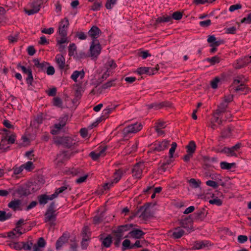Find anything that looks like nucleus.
Segmentation results:
<instances>
[{
    "label": "nucleus",
    "mask_w": 251,
    "mask_h": 251,
    "mask_svg": "<svg viewBox=\"0 0 251 251\" xmlns=\"http://www.w3.org/2000/svg\"><path fill=\"white\" fill-rule=\"evenodd\" d=\"M143 126L140 123L136 122L126 126L122 130L123 136L125 138L130 137L132 134L139 131Z\"/></svg>",
    "instance_id": "nucleus-1"
},
{
    "label": "nucleus",
    "mask_w": 251,
    "mask_h": 251,
    "mask_svg": "<svg viewBox=\"0 0 251 251\" xmlns=\"http://www.w3.org/2000/svg\"><path fill=\"white\" fill-rule=\"evenodd\" d=\"M54 143L58 145L70 148L75 144L76 141L73 138L69 136L56 137L54 139Z\"/></svg>",
    "instance_id": "nucleus-2"
},
{
    "label": "nucleus",
    "mask_w": 251,
    "mask_h": 251,
    "mask_svg": "<svg viewBox=\"0 0 251 251\" xmlns=\"http://www.w3.org/2000/svg\"><path fill=\"white\" fill-rule=\"evenodd\" d=\"M245 79L243 76H238L233 81L232 88L236 92H246L248 89L245 84Z\"/></svg>",
    "instance_id": "nucleus-3"
},
{
    "label": "nucleus",
    "mask_w": 251,
    "mask_h": 251,
    "mask_svg": "<svg viewBox=\"0 0 251 251\" xmlns=\"http://www.w3.org/2000/svg\"><path fill=\"white\" fill-rule=\"evenodd\" d=\"M242 146L241 143H237L236 145L231 148L224 147L222 150H217L216 151L218 152L225 153L229 156H237L236 152L238 151Z\"/></svg>",
    "instance_id": "nucleus-4"
},
{
    "label": "nucleus",
    "mask_w": 251,
    "mask_h": 251,
    "mask_svg": "<svg viewBox=\"0 0 251 251\" xmlns=\"http://www.w3.org/2000/svg\"><path fill=\"white\" fill-rule=\"evenodd\" d=\"M101 47L100 42L97 40H93L91 43L89 51L90 56L92 57L97 58L100 54Z\"/></svg>",
    "instance_id": "nucleus-5"
},
{
    "label": "nucleus",
    "mask_w": 251,
    "mask_h": 251,
    "mask_svg": "<svg viewBox=\"0 0 251 251\" xmlns=\"http://www.w3.org/2000/svg\"><path fill=\"white\" fill-rule=\"evenodd\" d=\"M145 233L142 230L133 227L128 234L125 238H131L135 239H140L144 238Z\"/></svg>",
    "instance_id": "nucleus-6"
},
{
    "label": "nucleus",
    "mask_w": 251,
    "mask_h": 251,
    "mask_svg": "<svg viewBox=\"0 0 251 251\" xmlns=\"http://www.w3.org/2000/svg\"><path fill=\"white\" fill-rule=\"evenodd\" d=\"M144 168V165L143 163L141 162L136 163L132 169L133 177L136 179H140L142 177Z\"/></svg>",
    "instance_id": "nucleus-7"
},
{
    "label": "nucleus",
    "mask_w": 251,
    "mask_h": 251,
    "mask_svg": "<svg viewBox=\"0 0 251 251\" xmlns=\"http://www.w3.org/2000/svg\"><path fill=\"white\" fill-rule=\"evenodd\" d=\"M15 193L22 198L27 196L30 194V192L28 186L24 184L17 187L15 190Z\"/></svg>",
    "instance_id": "nucleus-8"
},
{
    "label": "nucleus",
    "mask_w": 251,
    "mask_h": 251,
    "mask_svg": "<svg viewBox=\"0 0 251 251\" xmlns=\"http://www.w3.org/2000/svg\"><path fill=\"white\" fill-rule=\"evenodd\" d=\"M55 62L61 71L66 70L68 69V65L65 63V59L64 55L57 54L55 57Z\"/></svg>",
    "instance_id": "nucleus-9"
},
{
    "label": "nucleus",
    "mask_w": 251,
    "mask_h": 251,
    "mask_svg": "<svg viewBox=\"0 0 251 251\" xmlns=\"http://www.w3.org/2000/svg\"><path fill=\"white\" fill-rule=\"evenodd\" d=\"M69 156L67 153L65 151H62L58 153L55 159L54 160V164L57 168L60 167L64 162L69 158Z\"/></svg>",
    "instance_id": "nucleus-10"
},
{
    "label": "nucleus",
    "mask_w": 251,
    "mask_h": 251,
    "mask_svg": "<svg viewBox=\"0 0 251 251\" xmlns=\"http://www.w3.org/2000/svg\"><path fill=\"white\" fill-rule=\"evenodd\" d=\"M192 215L189 216L185 218L182 219L180 224L181 226L185 228L188 233H190L193 230V228L192 226L193 218L191 217Z\"/></svg>",
    "instance_id": "nucleus-11"
},
{
    "label": "nucleus",
    "mask_w": 251,
    "mask_h": 251,
    "mask_svg": "<svg viewBox=\"0 0 251 251\" xmlns=\"http://www.w3.org/2000/svg\"><path fill=\"white\" fill-rule=\"evenodd\" d=\"M158 71L157 68H151V67H140L137 69V73L139 75H152L155 74Z\"/></svg>",
    "instance_id": "nucleus-12"
},
{
    "label": "nucleus",
    "mask_w": 251,
    "mask_h": 251,
    "mask_svg": "<svg viewBox=\"0 0 251 251\" xmlns=\"http://www.w3.org/2000/svg\"><path fill=\"white\" fill-rule=\"evenodd\" d=\"M69 25V22L67 18L62 20L59 24L58 33L61 36H67V30Z\"/></svg>",
    "instance_id": "nucleus-13"
},
{
    "label": "nucleus",
    "mask_w": 251,
    "mask_h": 251,
    "mask_svg": "<svg viewBox=\"0 0 251 251\" xmlns=\"http://www.w3.org/2000/svg\"><path fill=\"white\" fill-rule=\"evenodd\" d=\"M211 245V243L207 240L197 241L194 242L192 247L193 250H201L208 248Z\"/></svg>",
    "instance_id": "nucleus-14"
},
{
    "label": "nucleus",
    "mask_w": 251,
    "mask_h": 251,
    "mask_svg": "<svg viewBox=\"0 0 251 251\" xmlns=\"http://www.w3.org/2000/svg\"><path fill=\"white\" fill-rule=\"evenodd\" d=\"M169 145V141L163 140L161 142H157L155 143L152 147V149L154 151H161L166 149Z\"/></svg>",
    "instance_id": "nucleus-15"
},
{
    "label": "nucleus",
    "mask_w": 251,
    "mask_h": 251,
    "mask_svg": "<svg viewBox=\"0 0 251 251\" xmlns=\"http://www.w3.org/2000/svg\"><path fill=\"white\" fill-rule=\"evenodd\" d=\"M22 200L20 199H14L11 200L8 203V207L13 211H16L17 210H22Z\"/></svg>",
    "instance_id": "nucleus-16"
},
{
    "label": "nucleus",
    "mask_w": 251,
    "mask_h": 251,
    "mask_svg": "<svg viewBox=\"0 0 251 251\" xmlns=\"http://www.w3.org/2000/svg\"><path fill=\"white\" fill-rule=\"evenodd\" d=\"M136 226V225L132 224H126L122 226H120L118 227L117 230L115 231V233L117 234H120L121 235H123V237H124V233L125 232L127 231H130L131 229L133 227Z\"/></svg>",
    "instance_id": "nucleus-17"
},
{
    "label": "nucleus",
    "mask_w": 251,
    "mask_h": 251,
    "mask_svg": "<svg viewBox=\"0 0 251 251\" xmlns=\"http://www.w3.org/2000/svg\"><path fill=\"white\" fill-rule=\"evenodd\" d=\"M224 81L223 75L217 76L214 77L210 82V86L213 89H216L221 85Z\"/></svg>",
    "instance_id": "nucleus-18"
},
{
    "label": "nucleus",
    "mask_w": 251,
    "mask_h": 251,
    "mask_svg": "<svg viewBox=\"0 0 251 251\" xmlns=\"http://www.w3.org/2000/svg\"><path fill=\"white\" fill-rule=\"evenodd\" d=\"M101 33L100 29L97 26H93L88 32V35L91 37L92 40H97Z\"/></svg>",
    "instance_id": "nucleus-19"
},
{
    "label": "nucleus",
    "mask_w": 251,
    "mask_h": 251,
    "mask_svg": "<svg viewBox=\"0 0 251 251\" xmlns=\"http://www.w3.org/2000/svg\"><path fill=\"white\" fill-rule=\"evenodd\" d=\"M34 63V66L37 67L39 71L44 72L49 63L44 61L40 62L38 59H34L33 60Z\"/></svg>",
    "instance_id": "nucleus-20"
},
{
    "label": "nucleus",
    "mask_w": 251,
    "mask_h": 251,
    "mask_svg": "<svg viewBox=\"0 0 251 251\" xmlns=\"http://www.w3.org/2000/svg\"><path fill=\"white\" fill-rule=\"evenodd\" d=\"M207 42L210 44L211 47H218L223 43V41L221 39H217L214 35L208 36Z\"/></svg>",
    "instance_id": "nucleus-21"
},
{
    "label": "nucleus",
    "mask_w": 251,
    "mask_h": 251,
    "mask_svg": "<svg viewBox=\"0 0 251 251\" xmlns=\"http://www.w3.org/2000/svg\"><path fill=\"white\" fill-rule=\"evenodd\" d=\"M207 214V212L205 208H202L195 212L193 216L196 219L202 220L206 216Z\"/></svg>",
    "instance_id": "nucleus-22"
},
{
    "label": "nucleus",
    "mask_w": 251,
    "mask_h": 251,
    "mask_svg": "<svg viewBox=\"0 0 251 251\" xmlns=\"http://www.w3.org/2000/svg\"><path fill=\"white\" fill-rule=\"evenodd\" d=\"M83 236L81 243V245L82 249H86L88 246V241L89 240V235L87 234V228H85L83 230Z\"/></svg>",
    "instance_id": "nucleus-23"
},
{
    "label": "nucleus",
    "mask_w": 251,
    "mask_h": 251,
    "mask_svg": "<svg viewBox=\"0 0 251 251\" xmlns=\"http://www.w3.org/2000/svg\"><path fill=\"white\" fill-rule=\"evenodd\" d=\"M141 214L140 217L144 219H148L151 216L149 205H145L140 208Z\"/></svg>",
    "instance_id": "nucleus-24"
},
{
    "label": "nucleus",
    "mask_w": 251,
    "mask_h": 251,
    "mask_svg": "<svg viewBox=\"0 0 251 251\" xmlns=\"http://www.w3.org/2000/svg\"><path fill=\"white\" fill-rule=\"evenodd\" d=\"M85 75V73L83 70L78 71H74L71 76V78L75 82H77V78L80 77V79H83Z\"/></svg>",
    "instance_id": "nucleus-25"
},
{
    "label": "nucleus",
    "mask_w": 251,
    "mask_h": 251,
    "mask_svg": "<svg viewBox=\"0 0 251 251\" xmlns=\"http://www.w3.org/2000/svg\"><path fill=\"white\" fill-rule=\"evenodd\" d=\"M56 214L55 213L46 211L45 214V222L48 223L50 221H56Z\"/></svg>",
    "instance_id": "nucleus-26"
},
{
    "label": "nucleus",
    "mask_w": 251,
    "mask_h": 251,
    "mask_svg": "<svg viewBox=\"0 0 251 251\" xmlns=\"http://www.w3.org/2000/svg\"><path fill=\"white\" fill-rule=\"evenodd\" d=\"M52 103L54 106L57 107L58 108L63 109L65 107V106L63 105L62 100H61V99L58 97L53 98Z\"/></svg>",
    "instance_id": "nucleus-27"
},
{
    "label": "nucleus",
    "mask_w": 251,
    "mask_h": 251,
    "mask_svg": "<svg viewBox=\"0 0 251 251\" xmlns=\"http://www.w3.org/2000/svg\"><path fill=\"white\" fill-rule=\"evenodd\" d=\"M172 21V18L170 16L164 15L159 17H158L156 20V23L159 24L161 23H169L171 22Z\"/></svg>",
    "instance_id": "nucleus-28"
},
{
    "label": "nucleus",
    "mask_w": 251,
    "mask_h": 251,
    "mask_svg": "<svg viewBox=\"0 0 251 251\" xmlns=\"http://www.w3.org/2000/svg\"><path fill=\"white\" fill-rule=\"evenodd\" d=\"M185 233L184 230L180 228H176L172 234V236L175 239L181 238Z\"/></svg>",
    "instance_id": "nucleus-29"
},
{
    "label": "nucleus",
    "mask_w": 251,
    "mask_h": 251,
    "mask_svg": "<svg viewBox=\"0 0 251 251\" xmlns=\"http://www.w3.org/2000/svg\"><path fill=\"white\" fill-rule=\"evenodd\" d=\"M123 172L122 170L119 169L116 171L113 175V181L115 183H117L121 178L123 175Z\"/></svg>",
    "instance_id": "nucleus-30"
},
{
    "label": "nucleus",
    "mask_w": 251,
    "mask_h": 251,
    "mask_svg": "<svg viewBox=\"0 0 251 251\" xmlns=\"http://www.w3.org/2000/svg\"><path fill=\"white\" fill-rule=\"evenodd\" d=\"M12 214L10 212L6 213L3 210H0V222H4L11 218Z\"/></svg>",
    "instance_id": "nucleus-31"
},
{
    "label": "nucleus",
    "mask_w": 251,
    "mask_h": 251,
    "mask_svg": "<svg viewBox=\"0 0 251 251\" xmlns=\"http://www.w3.org/2000/svg\"><path fill=\"white\" fill-rule=\"evenodd\" d=\"M67 241V239L64 236L60 237L56 242V249L59 250L61 249L64 244Z\"/></svg>",
    "instance_id": "nucleus-32"
},
{
    "label": "nucleus",
    "mask_w": 251,
    "mask_h": 251,
    "mask_svg": "<svg viewBox=\"0 0 251 251\" xmlns=\"http://www.w3.org/2000/svg\"><path fill=\"white\" fill-rule=\"evenodd\" d=\"M187 152H189L192 154L196 151V145L194 141H191L189 144L186 146Z\"/></svg>",
    "instance_id": "nucleus-33"
},
{
    "label": "nucleus",
    "mask_w": 251,
    "mask_h": 251,
    "mask_svg": "<svg viewBox=\"0 0 251 251\" xmlns=\"http://www.w3.org/2000/svg\"><path fill=\"white\" fill-rule=\"evenodd\" d=\"M235 166V163H229L225 161H222L220 163V167L222 169L230 170L233 167Z\"/></svg>",
    "instance_id": "nucleus-34"
},
{
    "label": "nucleus",
    "mask_w": 251,
    "mask_h": 251,
    "mask_svg": "<svg viewBox=\"0 0 251 251\" xmlns=\"http://www.w3.org/2000/svg\"><path fill=\"white\" fill-rule=\"evenodd\" d=\"M189 183L191 188L196 189L200 187L201 181L195 178H191L189 180Z\"/></svg>",
    "instance_id": "nucleus-35"
},
{
    "label": "nucleus",
    "mask_w": 251,
    "mask_h": 251,
    "mask_svg": "<svg viewBox=\"0 0 251 251\" xmlns=\"http://www.w3.org/2000/svg\"><path fill=\"white\" fill-rule=\"evenodd\" d=\"M112 243V237L111 235H108L104 238L102 241V245L105 248H109Z\"/></svg>",
    "instance_id": "nucleus-36"
},
{
    "label": "nucleus",
    "mask_w": 251,
    "mask_h": 251,
    "mask_svg": "<svg viewBox=\"0 0 251 251\" xmlns=\"http://www.w3.org/2000/svg\"><path fill=\"white\" fill-rule=\"evenodd\" d=\"M42 3V0H36L32 3L31 7L34 10H36L37 13L40 10Z\"/></svg>",
    "instance_id": "nucleus-37"
},
{
    "label": "nucleus",
    "mask_w": 251,
    "mask_h": 251,
    "mask_svg": "<svg viewBox=\"0 0 251 251\" xmlns=\"http://www.w3.org/2000/svg\"><path fill=\"white\" fill-rule=\"evenodd\" d=\"M104 217V213L103 212H101L95 216L93 218V221L95 224H99L102 222L103 220Z\"/></svg>",
    "instance_id": "nucleus-38"
},
{
    "label": "nucleus",
    "mask_w": 251,
    "mask_h": 251,
    "mask_svg": "<svg viewBox=\"0 0 251 251\" xmlns=\"http://www.w3.org/2000/svg\"><path fill=\"white\" fill-rule=\"evenodd\" d=\"M118 0H106L105 7L108 10H111L117 4Z\"/></svg>",
    "instance_id": "nucleus-39"
},
{
    "label": "nucleus",
    "mask_w": 251,
    "mask_h": 251,
    "mask_svg": "<svg viewBox=\"0 0 251 251\" xmlns=\"http://www.w3.org/2000/svg\"><path fill=\"white\" fill-rule=\"evenodd\" d=\"M46 245V242L43 237H40L38 240L37 244H34L33 246V250H34V247H36L37 249L44 248Z\"/></svg>",
    "instance_id": "nucleus-40"
},
{
    "label": "nucleus",
    "mask_w": 251,
    "mask_h": 251,
    "mask_svg": "<svg viewBox=\"0 0 251 251\" xmlns=\"http://www.w3.org/2000/svg\"><path fill=\"white\" fill-rule=\"evenodd\" d=\"M4 139L5 141L7 140L8 144H14L16 140V135L14 133H10L8 136H5Z\"/></svg>",
    "instance_id": "nucleus-41"
},
{
    "label": "nucleus",
    "mask_w": 251,
    "mask_h": 251,
    "mask_svg": "<svg viewBox=\"0 0 251 251\" xmlns=\"http://www.w3.org/2000/svg\"><path fill=\"white\" fill-rule=\"evenodd\" d=\"M102 7V2L97 0L94 2L93 5L91 7V9L94 11H98Z\"/></svg>",
    "instance_id": "nucleus-42"
},
{
    "label": "nucleus",
    "mask_w": 251,
    "mask_h": 251,
    "mask_svg": "<svg viewBox=\"0 0 251 251\" xmlns=\"http://www.w3.org/2000/svg\"><path fill=\"white\" fill-rule=\"evenodd\" d=\"M228 103L227 102L223 100L219 105L218 109L217 111L219 112V113H223L225 112L226 110V108L228 106Z\"/></svg>",
    "instance_id": "nucleus-43"
},
{
    "label": "nucleus",
    "mask_w": 251,
    "mask_h": 251,
    "mask_svg": "<svg viewBox=\"0 0 251 251\" xmlns=\"http://www.w3.org/2000/svg\"><path fill=\"white\" fill-rule=\"evenodd\" d=\"M114 108H115L113 107H107L104 109L102 111V115L101 117H100V119H101L102 120L106 119L108 115L114 109Z\"/></svg>",
    "instance_id": "nucleus-44"
},
{
    "label": "nucleus",
    "mask_w": 251,
    "mask_h": 251,
    "mask_svg": "<svg viewBox=\"0 0 251 251\" xmlns=\"http://www.w3.org/2000/svg\"><path fill=\"white\" fill-rule=\"evenodd\" d=\"M220 113L217 111L213 115V117L211 119V122L214 123H218L219 125H221L222 124V121L221 120H219Z\"/></svg>",
    "instance_id": "nucleus-45"
},
{
    "label": "nucleus",
    "mask_w": 251,
    "mask_h": 251,
    "mask_svg": "<svg viewBox=\"0 0 251 251\" xmlns=\"http://www.w3.org/2000/svg\"><path fill=\"white\" fill-rule=\"evenodd\" d=\"M130 241L128 239L125 240L122 243V250L125 251L127 249H132Z\"/></svg>",
    "instance_id": "nucleus-46"
},
{
    "label": "nucleus",
    "mask_w": 251,
    "mask_h": 251,
    "mask_svg": "<svg viewBox=\"0 0 251 251\" xmlns=\"http://www.w3.org/2000/svg\"><path fill=\"white\" fill-rule=\"evenodd\" d=\"M62 128L63 127L61 126H59V124L58 123L55 124L52 127L50 130V133L53 135H56Z\"/></svg>",
    "instance_id": "nucleus-47"
},
{
    "label": "nucleus",
    "mask_w": 251,
    "mask_h": 251,
    "mask_svg": "<svg viewBox=\"0 0 251 251\" xmlns=\"http://www.w3.org/2000/svg\"><path fill=\"white\" fill-rule=\"evenodd\" d=\"M206 61L209 62L211 65H214L216 63H218L220 62V58L217 56H214L211 58H207Z\"/></svg>",
    "instance_id": "nucleus-48"
},
{
    "label": "nucleus",
    "mask_w": 251,
    "mask_h": 251,
    "mask_svg": "<svg viewBox=\"0 0 251 251\" xmlns=\"http://www.w3.org/2000/svg\"><path fill=\"white\" fill-rule=\"evenodd\" d=\"M164 103H153L148 105V107L150 109L153 108L154 109H159L162 107H163Z\"/></svg>",
    "instance_id": "nucleus-49"
},
{
    "label": "nucleus",
    "mask_w": 251,
    "mask_h": 251,
    "mask_svg": "<svg viewBox=\"0 0 251 251\" xmlns=\"http://www.w3.org/2000/svg\"><path fill=\"white\" fill-rule=\"evenodd\" d=\"M39 202L40 204H45L48 202V200L47 195H41L38 197Z\"/></svg>",
    "instance_id": "nucleus-50"
},
{
    "label": "nucleus",
    "mask_w": 251,
    "mask_h": 251,
    "mask_svg": "<svg viewBox=\"0 0 251 251\" xmlns=\"http://www.w3.org/2000/svg\"><path fill=\"white\" fill-rule=\"evenodd\" d=\"M26 75H27V77L26 78V82L28 84L32 85V82L33 81V77L32 70H31L30 71H28Z\"/></svg>",
    "instance_id": "nucleus-51"
},
{
    "label": "nucleus",
    "mask_w": 251,
    "mask_h": 251,
    "mask_svg": "<svg viewBox=\"0 0 251 251\" xmlns=\"http://www.w3.org/2000/svg\"><path fill=\"white\" fill-rule=\"evenodd\" d=\"M182 13L180 11H176L174 12L171 16L172 19L179 20L182 18Z\"/></svg>",
    "instance_id": "nucleus-52"
},
{
    "label": "nucleus",
    "mask_w": 251,
    "mask_h": 251,
    "mask_svg": "<svg viewBox=\"0 0 251 251\" xmlns=\"http://www.w3.org/2000/svg\"><path fill=\"white\" fill-rule=\"evenodd\" d=\"M209 202L211 204H215L217 206H220L222 204V201L217 198L210 200Z\"/></svg>",
    "instance_id": "nucleus-53"
},
{
    "label": "nucleus",
    "mask_w": 251,
    "mask_h": 251,
    "mask_svg": "<svg viewBox=\"0 0 251 251\" xmlns=\"http://www.w3.org/2000/svg\"><path fill=\"white\" fill-rule=\"evenodd\" d=\"M76 47L74 43L71 44L69 47V55L70 56L74 55Z\"/></svg>",
    "instance_id": "nucleus-54"
},
{
    "label": "nucleus",
    "mask_w": 251,
    "mask_h": 251,
    "mask_svg": "<svg viewBox=\"0 0 251 251\" xmlns=\"http://www.w3.org/2000/svg\"><path fill=\"white\" fill-rule=\"evenodd\" d=\"M177 147V144L176 142H173L171 144V147L169 150V153L170 157H173L174 153Z\"/></svg>",
    "instance_id": "nucleus-55"
},
{
    "label": "nucleus",
    "mask_w": 251,
    "mask_h": 251,
    "mask_svg": "<svg viewBox=\"0 0 251 251\" xmlns=\"http://www.w3.org/2000/svg\"><path fill=\"white\" fill-rule=\"evenodd\" d=\"M115 79H112L105 83L102 85V88L106 89L115 85Z\"/></svg>",
    "instance_id": "nucleus-56"
},
{
    "label": "nucleus",
    "mask_w": 251,
    "mask_h": 251,
    "mask_svg": "<svg viewBox=\"0 0 251 251\" xmlns=\"http://www.w3.org/2000/svg\"><path fill=\"white\" fill-rule=\"evenodd\" d=\"M33 245L31 241H28L26 243H23V248L25 250H30Z\"/></svg>",
    "instance_id": "nucleus-57"
},
{
    "label": "nucleus",
    "mask_w": 251,
    "mask_h": 251,
    "mask_svg": "<svg viewBox=\"0 0 251 251\" xmlns=\"http://www.w3.org/2000/svg\"><path fill=\"white\" fill-rule=\"evenodd\" d=\"M12 170L13 171V174L17 175L20 174L23 171L24 169L22 165H21L20 167L15 166Z\"/></svg>",
    "instance_id": "nucleus-58"
},
{
    "label": "nucleus",
    "mask_w": 251,
    "mask_h": 251,
    "mask_svg": "<svg viewBox=\"0 0 251 251\" xmlns=\"http://www.w3.org/2000/svg\"><path fill=\"white\" fill-rule=\"evenodd\" d=\"M206 184L207 186H210L214 189L218 187V184L214 181L209 180L206 182Z\"/></svg>",
    "instance_id": "nucleus-59"
},
{
    "label": "nucleus",
    "mask_w": 251,
    "mask_h": 251,
    "mask_svg": "<svg viewBox=\"0 0 251 251\" xmlns=\"http://www.w3.org/2000/svg\"><path fill=\"white\" fill-rule=\"evenodd\" d=\"M76 37L81 40H83L87 38V35L84 32L80 31L76 33Z\"/></svg>",
    "instance_id": "nucleus-60"
},
{
    "label": "nucleus",
    "mask_w": 251,
    "mask_h": 251,
    "mask_svg": "<svg viewBox=\"0 0 251 251\" xmlns=\"http://www.w3.org/2000/svg\"><path fill=\"white\" fill-rule=\"evenodd\" d=\"M46 70L47 74L49 75H52L55 73L54 68L52 66H48Z\"/></svg>",
    "instance_id": "nucleus-61"
},
{
    "label": "nucleus",
    "mask_w": 251,
    "mask_h": 251,
    "mask_svg": "<svg viewBox=\"0 0 251 251\" xmlns=\"http://www.w3.org/2000/svg\"><path fill=\"white\" fill-rule=\"evenodd\" d=\"M242 23H246L247 24H251V13H249L247 16L243 18L241 20Z\"/></svg>",
    "instance_id": "nucleus-62"
},
{
    "label": "nucleus",
    "mask_w": 251,
    "mask_h": 251,
    "mask_svg": "<svg viewBox=\"0 0 251 251\" xmlns=\"http://www.w3.org/2000/svg\"><path fill=\"white\" fill-rule=\"evenodd\" d=\"M22 165L24 169H25L27 171H30L33 166V163L31 161H28Z\"/></svg>",
    "instance_id": "nucleus-63"
},
{
    "label": "nucleus",
    "mask_w": 251,
    "mask_h": 251,
    "mask_svg": "<svg viewBox=\"0 0 251 251\" xmlns=\"http://www.w3.org/2000/svg\"><path fill=\"white\" fill-rule=\"evenodd\" d=\"M242 5L240 4H236L231 5L229 8V11L230 12H233L236 10L241 8Z\"/></svg>",
    "instance_id": "nucleus-64"
}]
</instances>
